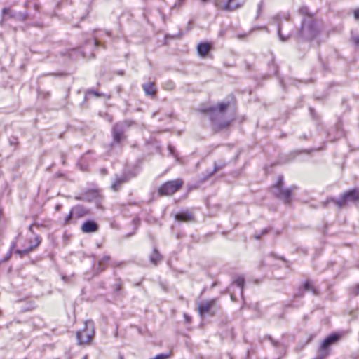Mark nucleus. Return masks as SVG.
Wrapping results in <instances>:
<instances>
[{"label":"nucleus","instance_id":"obj_1","mask_svg":"<svg viewBox=\"0 0 359 359\" xmlns=\"http://www.w3.org/2000/svg\"><path fill=\"white\" fill-rule=\"evenodd\" d=\"M230 102H220L217 106L201 109V111L207 114L212 123L219 129L227 128L234 120V114L226 116Z\"/></svg>","mask_w":359,"mask_h":359},{"label":"nucleus","instance_id":"obj_2","mask_svg":"<svg viewBox=\"0 0 359 359\" xmlns=\"http://www.w3.org/2000/svg\"><path fill=\"white\" fill-rule=\"evenodd\" d=\"M319 30L318 22L311 15H308L302 19L298 36L303 40L310 41L317 36Z\"/></svg>","mask_w":359,"mask_h":359},{"label":"nucleus","instance_id":"obj_3","mask_svg":"<svg viewBox=\"0 0 359 359\" xmlns=\"http://www.w3.org/2000/svg\"><path fill=\"white\" fill-rule=\"evenodd\" d=\"M289 18L288 14L284 15L283 19L279 15L274 17V20L278 26V34L282 41L287 40L294 30V25Z\"/></svg>","mask_w":359,"mask_h":359},{"label":"nucleus","instance_id":"obj_4","mask_svg":"<svg viewBox=\"0 0 359 359\" xmlns=\"http://www.w3.org/2000/svg\"><path fill=\"white\" fill-rule=\"evenodd\" d=\"M330 201L334 203L339 208L344 207L348 202L359 203V187L344 192L341 197L337 199L330 198L327 200V202Z\"/></svg>","mask_w":359,"mask_h":359},{"label":"nucleus","instance_id":"obj_5","mask_svg":"<svg viewBox=\"0 0 359 359\" xmlns=\"http://www.w3.org/2000/svg\"><path fill=\"white\" fill-rule=\"evenodd\" d=\"M94 323L92 320L85 322L83 330L77 332L76 338L79 344H88L94 336Z\"/></svg>","mask_w":359,"mask_h":359},{"label":"nucleus","instance_id":"obj_6","mask_svg":"<svg viewBox=\"0 0 359 359\" xmlns=\"http://www.w3.org/2000/svg\"><path fill=\"white\" fill-rule=\"evenodd\" d=\"M340 335L334 333L327 336L320 344L318 348V353L316 359H325L330 353L329 348L338 341Z\"/></svg>","mask_w":359,"mask_h":359},{"label":"nucleus","instance_id":"obj_7","mask_svg":"<svg viewBox=\"0 0 359 359\" xmlns=\"http://www.w3.org/2000/svg\"><path fill=\"white\" fill-rule=\"evenodd\" d=\"M283 177L279 176L277 183L272 187V193L278 198L283 199L285 203L290 202V197L292 194L291 189H283Z\"/></svg>","mask_w":359,"mask_h":359},{"label":"nucleus","instance_id":"obj_8","mask_svg":"<svg viewBox=\"0 0 359 359\" xmlns=\"http://www.w3.org/2000/svg\"><path fill=\"white\" fill-rule=\"evenodd\" d=\"M183 181L180 179L168 181L163 184L158 189L161 196H170L181 189Z\"/></svg>","mask_w":359,"mask_h":359},{"label":"nucleus","instance_id":"obj_9","mask_svg":"<svg viewBox=\"0 0 359 359\" xmlns=\"http://www.w3.org/2000/svg\"><path fill=\"white\" fill-rule=\"evenodd\" d=\"M133 122L130 121H123L116 123L112 128L113 144L120 143L124 138L125 130L132 125Z\"/></svg>","mask_w":359,"mask_h":359},{"label":"nucleus","instance_id":"obj_10","mask_svg":"<svg viewBox=\"0 0 359 359\" xmlns=\"http://www.w3.org/2000/svg\"><path fill=\"white\" fill-rule=\"evenodd\" d=\"M88 210L82 205H77L72 208L69 215L65 219V224L67 225L72 223L73 219H77L88 215Z\"/></svg>","mask_w":359,"mask_h":359},{"label":"nucleus","instance_id":"obj_11","mask_svg":"<svg viewBox=\"0 0 359 359\" xmlns=\"http://www.w3.org/2000/svg\"><path fill=\"white\" fill-rule=\"evenodd\" d=\"M130 177L131 176H130L126 172H123L121 175H116L115 176L114 181L111 185V189L114 191L119 190L121 186L126 183Z\"/></svg>","mask_w":359,"mask_h":359},{"label":"nucleus","instance_id":"obj_12","mask_svg":"<svg viewBox=\"0 0 359 359\" xmlns=\"http://www.w3.org/2000/svg\"><path fill=\"white\" fill-rule=\"evenodd\" d=\"M240 6L237 0H217V7L225 11H233Z\"/></svg>","mask_w":359,"mask_h":359},{"label":"nucleus","instance_id":"obj_13","mask_svg":"<svg viewBox=\"0 0 359 359\" xmlns=\"http://www.w3.org/2000/svg\"><path fill=\"white\" fill-rule=\"evenodd\" d=\"M41 242V238L39 236H36L34 240H29V246L24 250H16L15 253L20 255L21 257L27 255L30 252L33 251L36 247H38Z\"/></svg>","mask_w":359,"mask_h":359},{"label":"nucleus","instance_id":"obj_14","mask_svg":"<svg viewBox=\"0 0 359 359\" xmlns=\"http://www.w3.org/2000/svg\"><path fill=\"white\" fill-rule=\"evenodd\" d=\"M216 299H213L205 302L201 303L198 305V313L203 317L206 313L211 311V310L216 306Z\"/></svg>","mask_w":359,"mask_h":359},{"label":"nucleus","instance_id":"obj_15","mask_svg":"<svg viewBox=\"0 0 359 359\" xmlns=\"http://www.w3.org/2000/svg\"><path fill=\"white\" fill-rule=\"evenodd\" d=\"M175 219L177 222H191L194 220V216L190 211L186 210L175 214Z\"/></svg>","mask_w":359,"mask_h":359},{"label":"nucleus","instance_id":"obj_16","mask_svg":"<svg viewBox=\"0 0 359 359\" xmlns=\"http://www.w3.org/2000/svg\"><path fill=\"white\" fill-rule=\"evenodd\" d=\"M98 228V224L95 221L88 219L82 224L81 231L83 233H90L96 232Z\"/></svg>","mask_w":359,"mask_h":359},{"label":"nucleus","instance_id":"obj_17","mask_svg":"<svg viewBox=\"0 0 359 359\" xmlns=\"http://www.w3.org/2000/svg\"><path fill=\"white\" fill-rule=\"evenodd\" d=\"M2 14L4 18H18L22 20H25L27 18V14L15 13L8 8H4L2 10Z\"/></svg>","mask_w":359,"mask_h":359},{"label":"nucleus","instance_id":"obj_18","mask_svg":"<svg viewBox=\"0 0 359 359\" xmlns=\"http://www.w3.org/2000/svg\"><path fill=\"white\" fill-rule=\"evenodd\" d=\"M142 88L145 94L150 97L156 95L157 88L154 82H147L142 85Z\"/></svg>","mask_w":359,"mask_h":359},{"label":"nucleus","instance_id":"obj_19","mask_svg":"<svg viewBox=\"0 0 359 359\" xmlns=\"http://www.w3.org/2000/svg\"><path fill=\"white\" fill-rule=\"evenodd\" d=\"M210 49L211 45L208 42L200 43L197 46L198 53L202 57H206Z\"/></svg>","mask_w":359,"mask_h":359},{"label":"nucleus","instance_id":"obj_20","mask_svg":"<svg viewBox=\"0 0 359 359\" xmlns=\"http://www.w3.org/2000/svg\"><path fill=\"white\" fill-rule=\"evenodd\" d=\"M226 165V163L222 160L215 161L214 163L213 170L207 174L206 177L204 178V180H207L208 178L211 177L216 172L223 169Z\"/></svg>","mask_w":359,"mask_h":359},{"label":"nucleus","instance_id":"obj_21","mask_svg":"<svg viewBox=\"0 0 359 359\" xmlns=\"http://www.w3.org/2000/svg\"><path fill=\"white\" fill-rule=\"evenodd\" d=\"M91 154L90 151H88L84 156H83L78 161L77 165L79 168L83 170H87L88 168V158L89 155Z\"/></svg>","mask_w":359,"mask_h":359},{"label":"nucleus","instance_id":"obj_22","mask_svg":"<svg viewBox=\"0 0 359 359\" xmlns=\"http://www.w3.org/2000/svg\"><path fill=\"white\" fill-rule=\"evenodd\" d=\"M110 257L109 255H104L98 261L97 264L99 272H101L106 269Z\"/></svg>","mask_w":359,"mask_h":359},{"label":"nucleus","instance_id":"obj_23","mask_svg":"<svg viewBox=\"0 0 359 359\" xmlns=\"http://www.w3.org/2000/svg\"><path fill=\"white\" fill-rule=\"evenodd\" d=\"M161 255L157 251L156 249H154L152 253L150 255L149 259L151 263L156 265L158 262L161 260Z\"/></svg>","mask_w":359,"mask_h":359},{"label":"nucleus","instance_id":"obj_24","mask_svg":"<svg viewBox=\"0 0 359 359\" xmlns=\"http://www.w3.org/2000/svg\"><path fill=\"white\" fill-rule=\"evenodd\" d=\"M233 283H235L238 287L241 288V292L243 293V287L245 285V278L243 276H238L236 277L234 280Z\"/></svg>","mask_w":359,"mask_h":359},{"label":"nucleus","instance_id":"obj_25","mask_svg":"<svg viewBox=\"0 0 359 359\" xmlns=\"http://www.w3.org/2000/svg\"><path fill=\"white\" fill-rule=\"evenodd\" d=\"M304 289L312 292L315 295L318 294L317 290L312 285L310 281H306L304 284Z\"/></svg>","mask_w":359,"mask_h":359},{"label":"nucleus","instance_id":"obj_26","mask_svg":"<svg viewBox=\"0 0 359 359\" xmlns=\"http://www.w3.org/2000/svg\"><path fill=\"white\" fill-rule=\"evenodd\" d=\"M122 290V281L121 279L116 280V283L114 285V292L115 295H118Z\"/></svg>","mask_w":359,"mask_h":359},{"label":"nucleus","instance_id":"obj_27","mask_svg":"<svg viewBox=\"0 0 359 359\" xmlns=\"http://www.w3.org/2000/svg\"><path fill=\"white\" fill-rule=\"evenodd\" d=\"M271 231V228H266L263 229L260 233H255L254 238L257 240H259L262 236L267 234Z\"/></svg>","mask_w":359,"mask_h":359},{"label":"nucleus","instance_id":"obj_28","mask_svg":"<svg viewBox=\"0 0 359 359\" xmlns=\"http://www.w3.org/2000/svg\"><path fill=\"white\" fill-rule=\"evenodd\" d=\"M175 85L172 81H168L163 85V88L166 90H171L174 88Z\"/></svg>","mask_w":359,"mask_h":359},{"label":"nucleus","instance_id":"obj_29","mask_svg":"<svg viewBox=\"0 0 359 359\" xmlns=\"http://www.w3.org/2000/svg\"><path fill=\"white\" fill-rule=\"evenodd\" d=\"M15 243H13L11 246V249L9 250V252H8V254L3 258L2 259V262H7L11 257V255H12V250L13 248H14L15 247Z\"/></svg>","mask_w":359,"mask_h":359},{"label":"nucleus","instance_id":"obj_30","mask_svg":"<svg viewBox=\"0 0 359 359\" xmlns=\"http://www.w3.org/2000/svg\"><path fill=\"white\" fill-rule=\"evenodd\" d=\"M170 356V353H161L156 355L155 357L150 358V359H168Z\"/></svg>","mask_w":359,"mask_h":359},{"label":"nucleus","instance_id":"obj_31","mask_svg":"<svg viewBox=\"0 0 359 359\" xmlns=\"http://www.w3.org/2000/svg\"><path fill=\"white\" fill-rule=\"evenodd\" d=\"M299 12L300 14L302 15H304L305 17L308 16V15H311L310 14H309V10H308V8L306 7V6H302L299 8Z\"/></svg>","mask_w":359,"mask_h":359},{"label":"nucleus","instance_id":"obj_32","mask_svg":"<svg viewBox=\"0 0 359 359\" xmlns=\"http://www.w3.org/2000/svg\"><path fill=\"white\" fill-rule=\"evenodd\" d=\"M168 148V151H169L170 154L172 156H173L174 157L177 158V154H176L175 147L169 144Z\"/></svg>","mask_w":359,"mask_h":359},{"label":"nucleus","instance_id":"obj_33","mask_svg":"<svg viewBox=\"0 0 359 359\" xmlns=\"http://www.w3.org/2000/svg\"><path fill=\"white\" fill-rule=\"evenodd\" d=\"M87 43H90V45H93L95 47H97L100 45V41L96 38L88 41Z\"/></svg>","mask_w":359,"mask_h":359},{"label":"nucleus","instance_id":"obj_34","mask_svg":"<svg viewBox=\"0 0 359 359\" xmlns=\"http://www.w3.org/2000/svg\"><path fill=\"white\" fill-rule=\"evenodd\" d=\"M18 138L16 137H11L9 139V144L11 146H16L18 144Z\"/></svg>","mask_w":359,"mask_h":359},{"label":"nucleus","instance_id":"obj_35","mask_svg":"<svg viewBox=\"0 0 359 359\" xmlns=\"http://www.w3.org/2000/svg\"><path fill=\"white\" fill-rule=\"evenodd\" d=\"M267 337L269 340L271 341V343L275 347H278L280 345V343L277 341L273 340L271 336H268Z\"/></svg>","mask_w":359,"mask_h":359},{"label":"nucleus","instance_id":"obj_36","mask_svg":"<svg viewBox=\"0 0 359 359\" xmlns=\"http://www.w3.org/2000/svg\"><path fill=\"white\" fill-rule=\"evenodd\" d=\"M184 1V0H177V2L174 4V7H180L183 4Z\"/></svg>","mask_w":359,"mask_h":359},{"label":"nucleus","instance_id":"obj_37","mask_svg":"<svg viewBox=\"0 0 359 359\" xmlns=\"http://www.w3.org/2000/svg\"><path fill=\"white\" fill-rule=\"evenodd\" d=\"M353 15L355 20H359V8L354 10Z\"/></svg>","mask_w":359,"mask_h":359},{"label":"nucleus","instance_id":"obj_38","mask_svg":"<svg viewBox=\"0 0 359 359\" xmlns=\"http://www.w3.org/2000/svg\"><path fill=\"white\" fill-rule=\"evenodd\" d=\"M353 41L357 46H359V34L353 36Z\"/></svg>","mask_w":359,"mask_h":359},{"label":"nucleus","instance_id":"obj_39","mask_svg":"<svg viewBox=\"0 0 359 359\" xmlns=\"http://www.w3.org/2000/svg\"><path fill=\"white\" fill-rule=\"evenodd\" d=\"M100 173H101L102 175H107V169H106V168H102V169L100 170Z\"/></svg>","mask_w":359,"mask_h":359},{"label":"nucleus","instance_id":"obj_40","mask_svg":"<svg viewBox=\"0 0 359 359\" xmlns=\"http://www.w3.org/2000/svg\"><path fill=\"white\" fill-rule=\"evenodd\" d=\"M184 316L186 322L189 323L191 320V318L187 314H184Z\"/></svg>","mask_w":359,"mask_h":359},{"label":"nucleus","instance_id":"obj_41","mask_svg":"<svg viewBox=\"0 0 359 359\" xmlns=\"http://www.w3.org/2000/svg\"><path fill=\"white\" fill-rule=\"evenodd\" d=\"M61 208H62V205H60V204H57V205H56V206H55V210H57V211H60V209H61Z\"/></svg>","mask_w":359,"mask_h":359},{"label":"nucleus","instance_id":"obj_42","mask_svg":"<svg viewBox=\"0 0 359 359\" xmlns=\"http://www.w3.org/2000/svg\"><path fill=\"white\" fill-rule=\"evenodd\" d=\"M88 93H93V94H94L95 95L98 96V93H97V92H96V91H94V90H89V91H88Z\"/></svg>","mask_w":359,"mask_h":359},{"label":"nucleus","instance_id":"obj_43","mask_svg":"<svg viewBox=\"0 0 359 359\" xmlns=\"http://www.w3.org/2000/svg\"><path fill=\"white\" fill-rule=\"evenodd\" d=\"M33 226H34V224H31L29 226V231L32 233H33Z\"/></svg>","mask_w":359,"mask_h":359},{"label":"nucleus","instance_id":"obj_44","mask_svg":"<svg viewBox=\"0 0 359 359\" xmlns=\"http://www.w3.org/2000/svg\"><path fill=\"white\" fill-rule=\"evenodd\" d=\"M302 296H303V292H302L295 294L296 297H301Z\"/></svg>","mask_w":359,"mask_h":359},{"label":"nucleus","instance_id":"obj_45","mask_svg":"<svg viewBox=\"0 0 359 359\" xmlns=\"http://www.w3.org/2000/svg\"><path fill=\"white\" fill-rule=\"evenodd\" d=\"M261 8H262V3H260L259 5H258V15L259 14V12L261 11Z\"/></svg>","mask_w":359,"mask_h":359},{"label":"nucleus","instance_id":"obj_46","mask_svg":"<svg viewBox=\"0 0 359 359\" xmlns=\"http://www.w3.org/2000/svg\"><path fill=\"white\" fill-rule=\"evenodd\" d=\"M264 261H263V260H262V261L260 262V264H259V267H261V266H264Z\"/></svg>","mask_w":359,"mask_h":359},{"label":"nucleus","instance_id":"obj_47","mask_svg":"<svg viewBox=\"0 0 359 359\" xmlns=\"http://www.w3.org/2000/svg\"><path fill=\"white\" fill-rule=\"evenodd\" d=\"M121 263H119V264H116V263H114L113 264V266L116 267V266H118L121 264Z\"/></svg>","mask_w":359,"mask_h":359},{"label":"nucleus","instance_id":"obj_48","mask_svg":"<svg viewBox=\"0 0 359 359\" xmlns=\"http://www.w3.org/2000/svg\"><path fill=\"white\" fill-rule=\"evenodd\" d=\"M357 288H358V290H359V283H358V285H357Z\"/></svg>","mask_w":359,"mask_h":359}]
</instances>
